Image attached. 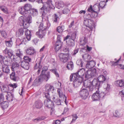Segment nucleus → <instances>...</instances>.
Masks as SVG:
<instances>
[{
    "label": "nucleus",
    "instance_id": "obj_1",
    "mask_svg": "<svg viewBox=\"0 0 124 124\" xmlns=\"http://www.w3.org/2000/svg\"><path fill=\"white\" fill-rule=\"evenodd\" d=\"M24 9L26 13L27 17L26 18L23 16H21L19 18V20L22 23L23 26L24 28H27L29 25V23L32 22L31 14V6L30 4H26L25 5Z\"/></svg>",
    "mask_w": 124,
    "mask_h": 124
},
{
    "label": "nucleus",
    "instance_id": "obj_2",
    "mask_svg": "<svg viewBox=\"0 0 124 124\" xmlns=\"http://www.w3.org/2000/svg\"><path fill=\"white\" fill-rule=\"evenodd\" d=\"M103 87L105 90L104 92H100L98 90L93 94L92 96V99L93 101H99L101 98H103L105 95H108L110 89V85L108 84H105Z\"/></svg>",
    "mask_w": 124,
    "mask_h": 124
},
{
    "label": "nucleus",
    "instance_id": "obj_3",
    "mask_svg": "<svg viewBox=\"0 0 124 124\" xmlns=\"http://www.w3.org/2000/svg\"><path fill=\"white\" fill-rule=\"evenodd\" d=\"M84 24L88 28L85 29V32L87 33L89 32L95 28V24L93 21L91 19H86L83 21Z\"/></svg>",
    "mask_w": 124,
    "mask_h": 124
},
{
    "label": "nucleus",
    "instance_id": "obj_4",
    "mask_svg": "<svg viewBox=\"0 0 124 124\" xmlns=\"http://www.w3.org/2000/svg\"><path fill=\"white\" fill-rule=\"evenodd\" d=\"M83 79L81 77H78L76 75L71 74L70 77V81H73V86L77 87L79 86L82 82Z\"/></svg>",
    "mask_w": 124,
    "mask_h": 124
},
{
    "label": "nucleus",
    "instance_id": "obj_5",
    "mask_svg": "<svg viewBox=\"0 0 124 124\" xmlns=\"http://www.w3.org/2000/svg\"><path fill=\"white\" fill-rule=\"evenodd\" d=\"M77 33V31H75L73 34V37L67 35L64 38V40H66V43L68 45L72 46L75 45L74 39L76 37Z\"/></svg>",
    "mask_w": 124,
    "mask_h": 124
},
{
    "label": "nucleus",
    "instance_id": "obj_6",
    "mask_svg": "<svg viewBox=\"0 0 124 124\" xmlns=\"http://www.w3.org/2000/svg\"><path fill=\"white\" fill-rule=\"evenodd\" d=\"M47 13L46 14V15L45 16H44V18H45L46 17L47 18V20H46L43 22H42L41 23H40L39 26V30L45 31H46V30L47 29H48L50 27L51 25L49 21L48 20V17L47 15ZM41 16L42 18V16Z\"/></svg>",
    "mask_w": 124,
    "mask_h": 124
},
{
    "label": "nucleus",
    "instance_id": "obj_7",
    "mask_svg": "<svg viewBox=\"0 0 124 124\" xmlns=\"http://www.w3.org/2000/svg\"><path fill=\"white\" fill-rule=\"evenodd\" d=\"M79 94L80 97L82 99H86L89 94L88 91L86 88H81L79 92Z\"/></svg>",
    "mask_w": 124,
    "mask_h": 124
},
{
    "label": "nucleus",
    "instance_id": "obj_8",
    "mask_svg": "<svg viewBox=\"0 0 124 124\" xmlns=\"http://www.w3.org/2000/svg\"><path fill=\"white\" fill-rule=\"evenodd\" d=\"M58 56L60 60L63 62H67L70 58V55L68 53H60L58 55Z\"/></svg>",
    "mask_w": 124,
    "mask_h": 124
},
{
    "label": "nucleus",
    "instance_id": "obj_9",
    "mask_svg": "<svg viewBox=\"0 0 124 124\" xmlns=\"http://www.w3.org/2000/svg\"><path fill=\"white\" fill-rule=\"evenodd\" d=\"M55 2V6L56 8L59 9H61L65 7H68L69 4H65L62 1H58L57 0H54Z\"/></svg>",
    "mask_w": 124,
    "mask_h": 124
},
{
    "label": "nucleus",
    "instance_id": "obj_10",
    "mask_svg": "<svg viewBox=\"0 0 124 124\" xmlns=\"http://www.w3.org/2000/svg\"><path fill=\"white\" fill-rule=\"evenodd\" d=\"M39 77L42 81L45 80L47 81L51 77L50 72L48 71L42 74L41 73Z\"/></svg>",
    "mask_w": 124,
    "mask_h": 124
},
{
    "label": "nucleus",
    "instance_id": "obj_11",
    "mask_svg": "<svg viewBox=\"0 0 124 124\" xmlns=\"http://www.w3.org/2000/svg\"><path fill=\"white\" fill-rule=\"evenodd\" d=\"M43 96L46 99L44 101V104L47 106V103L48 102L50 103H52L50 96L48 92L47 91L45 92L44 93Z\"/></svg>",
    "mask_w": 124,
    "mask_h": 124
},
{
    "label": "nucleus",
    "instance_id": "obj_12",
    "mask_svg": "<svg viewBox=\"0 0 124 124\" xmlns=\"http://www.w3.org/2000/svg\"><path fill=\"white\" fill-rule=\"evenodd\" d=\"M85 72V69L83 68H82L79 70L77 72L71 74L76 75L78 77H81L83 79V78H84Z\"/></svg>",
    "mask_w": 124,
    "mask_h": 124
},
{
    "label": "nucleus",
    "instance_id": "obj_13",
    "mask_svg": "<svg viewBox=\"0 0 124 124\" xmlns=\"http://www.w3.org/2000/svg\"><path fill=\"white\" fill-rule=\"evenodd\" d=\"M83 85L85 87L89 88L90 92H92L93 91V87L92 86L91 82L90 80H85L84 82Z\"/></svg>",
    "mask_w": 124,
    "mask_h": 124
},
{
    "label": "nucleus",
    "instance_id": "obj_14",
    "mask_svg": "<svg viewBox=\"0 0 124 124\" xmlns=\"http://www.w3.org/2000/svg\"><path fill=\"white\" fill-rule=\"evenodd\" d=\"M91 84L92 87H93V90L95 88H96L98 89L101 86V85H99V83L97 79H94L91 82Z\"/></svg>",
    "mask_w": 124,
    "mask_h": 124
},
{
    "label": "nucleus",
    "instance_id": "obj_15",
    "mask_svg": "<svg viewBox=\"0 0 124 124\" xmlns=\"http://www.w3.org/2000/svg\"><path fill=\"white\" fill-rule=\"evenodd\" d=\"M26 54L31 56L35 55L36 51L33 47H29L28 48L25 50Z\"/></svg>",
    "mask_w": 124,
    "mask_h": 124
},
{
    "label": "nucleus",
    "instance_id": "obj_16",
    "mask_svg": "<svg viewBox=\"0 0 124 124\" xmlns=\"http://www.w3.org/2000/svg\"><path fill=\"white\" fill-rule=\"evenodd\" d=\"M4 54L8 55L9 58H10L13 55V53L12 50L10 49H8L6 48L3 51Z\"/></svg>",
    "mask_w": 124,
    "mask_h": 124
},
{
    "label": "nucleus",
    "instance_id": "obj_17",
    "mask_svg": "<svg viewBox=\"0 0 124 124\" xmlns=\"http://www.w3.org/2000/svg\"><path fill=\"white\" fill-rule=\"evenodd\" d=\"M46 31L39 30L36 33V35L39 38L42 39L44 37L46 34Z\"/></svg>",
    "mask_w": 124,
    "mask_h": 124
},
{
    "label": "nucleus",
    "instance_id": "obj_18",
    "mask_svg": "<svg viewBox=\"0 0 124 124\" xmlns=\"http://www.w3.org/2000/svg\"><path fill=\"white\" fill-rule=\"evenodd\" d=\"M86 61L87 62L86 65V67L87 69H91L95 66L96 64L95 62L93 61H89L87 60Z\"/></svg>",
    "mask_w": 124,
    "mask_h": 124
},
{
    "label": "nucleus",
    "instance_id": "obj_19",
    "mask_svg": "<svg viewBox=\"0 0 124 124\" xmlns=\"http://www.w3.org/2000/svg\"><path fill=\"white\" fill-rule=\"evenodd\" d=\"M62 43L59 39H58L55 44V49L56 51L60 49L62 46Z\"/></svg>",
    "mask_w": 124,
    "mask_h": 124
},
{
    "label": "nucleus",
    "instance_id": "obj_20",
    "mask_svg": "<svg viewBox=\"0 0 124 124\" xmlns=\"http://www.w3.org/2000/svg\"><path fill=\"white\" fill-rule=\"evenodd\" d=\"M29 26L26 28H24L23 26V28L25 29V30L24 31H25V34L26 38L28 40H30L31 36V34L30 31L28 29H27L29 26Z\"/></svg>",
    "mask_w": 124,
    "mask_h": 124
},
{
    "label": "nucleus",
    "instance_id": "obj_21",
    "mask_svg": "<svg viewBox=\"0 0 124 124\" xmlns=\"http://www.w3.org/2000/svg\"><path fill=\"white\" fill-rule=\"evenodd\" d=\"M97 79L99 83V85L101 86L102 84L104 83L105 81L106 78L103 75H101L99 76Z\"/></svg>",
    "mask_w": 124,
    "mask_h": 124
},
{
    "label": "nucleus",
    "instance_id": "obj_22",
    "mask_svg": "<svg viewBox=\"0 0 124 124\" xmlns=\"http://www.w3.org/2000/svg\"><path fill=\"white\" fill-rule=\"evenodd\" d=\"M6 97V99L9 101H12L14 98V94L9 92L7 93Z\"/></svg>",
    "mask_w": 124,
    "mask_h": 124
},
{
    "label": "nucleus",
    "instance_id": "obj_23",
    "mask_svg": "<svg viewBox=\"0 0 124 124\" xmlns=\"http://www.w3.org/2000/svg\"><path fill=\"white\" fill-rule=\"evenodd\" d=\"M41 63V61H40L38 65L37 63H36L34 66V69H38L37 74L39 75L40 73L41 70L42 68V65H40Z\"/></svg>",
    "mask_w": 124,
    "mask_h": 124
},
{
    "label": "nucleus",
    "instance_id": "obj_24",
    "mask_svg": "<svg viewBox=\"0 0 124 124\" xmlns=\"http://www.w3.org/2000/svg\"><path fill=\"white\" fill-rule=\"evenodd\" d=\"M21 66L25 70H28L29 68V63L24 61H22L21 63Z\"/></svg>",
    "mask_w": 124,
    "mask_h": 124
},
{
    "label": "nucleus",
    "instance_id": "obj_25",
    "mask_svg": "<svg viewBox=\"0 0 124 124\" xmlns=\"http://www.w3.org/2000/svg\"><path fill=\"white\" fill-rule=\"evenodd\" d=\"M0 105L1 108L4 110L8 107L9 103L7 101H4L0 103Z\"/></svg>",
    "mask_w": 124,
    "mask_h": 124
},
{
    "label": "nucleus",
    "instance_id": "obj_26",
    "mask_svg": "<svg viewBox=\"0 0 124 124\" xmlns=\"http://www.w3.org/2000/svg\"><path fill=\"white\" fill-rule=\"evenodd\" d=\"M43 104L41 100H38L35 103V106L37 108H40L42 106Z\"/></svg>",
    "mask_w": 124,
    "mask_h": 124
},
{
    "label": "nucleus",
    "instance_id": "obj_27",
    "mask_svg": "<svg viewBox=\"0 0 124 124\" xmlns=\"http://www.w3.org/2000/svg\"><path fill=\"white\" fill-rule=\"evenodd\" d=\"M2 70L1 71L3 72H4L7 73H9V68L8 66L7 65L4 64L2 66ZM3 73L4 74V73Z\"/></svg>",
    "mask_w": 124,
    "mask_h": 124
},
{
    "label": "nucleus",
    "instance_id": "obj_28",
    "mask_svg": "<svg viewBox=\"0 0 124 124\" xmlns=\"http://www.w3.org/2000/svg\"><path fill=\"white\" fill-rule=\"evenodd\" d=\"M42 80L40 77L38 78H36L34 81L33 85L35 86H38L40 85V82L42 81Z\"/></svg>",
    "mask_w": 124,
    "mask_h": 124
},
{
    "label": "nucleus",
    "instance_id": "obj_29",
    "mask_svg": "<svg viewBox=\"0 0 124 124\" xmlns=\"http://www.w3.org/2000/svg\"><path fill=\"white\" fill-rule=\"evenodd\" d=\"M79 42L80 45L83 46L87 42V39L85 37H83L80 38Z\"/></svg>",
    "mask_w": 124,
    "mask_h": 124
},
{
    "label": "nucleus",
    "instance_id": "obj_30",
    "mask_svg": "<svg viewBox=\"0 0 124 124\" xmlns=\"http://www.w3.org/2000/svg\"><path fill=\"white\" fill-rule=\"evenodd\" d=\"M57 91L58 94L59 95L60 97L61 98L63 96L65 98V102L66 105H67V103L66 102V97L62 93V92L61 90L59 88H57Z\"/></svg>",
    "mask_w": 124,
    "mask_h": 124
},
{
    "label": "nucleus",
    "instance_id": "obj_31",
    "mask_svg": "<svg viewBox=\"0 0 124 124\" xmlns=\"http://www.w3.org/2000/svg\"><path fill=\"white\" fill-rule=\"evenodd\" d=\"M115 85L120 87H122L124 86V82L122 80H118L115 82Z\"/></svg>",
    "mask_w": 124,
    "mask_h": 124
},
{
    "label": "nucleus",
    "instance_id": "obj_32",
    "mask_svg": "<svg viewBox=\"0 0 124 124\" xmlns=\"http://www.w3.org/2000/svg\"><path fill=\"white\" fill-rule=\"evenodd\" d=\"M66 68L69 70H72L74 68L73 62L71 61L68 62L66 66Z\"/></svg>",
    "mask_w": 124,
    "mask_h": 124
},
{
    "label": "nucleus",
    "instance_id": "obj_33",
    "mask_svg": "<svg viewBox=\"0 0 124 124\" xmlns=\"http://www.w3.org/2000/svg\"><path fill=\"white\" fill-rule=\"evenodd\" d=\"M19 12L20 14L23 15L25 17H27L26 13L25 12L24 8L23 7H21L19 8Z\"/></svg>",
    "mask_w": 124,
    "mask_h": 124
},
{
    "label": "nucleus",
    "instance_id": "obj_34",
    "mask_svg": "<svg viewBox=\"0 0 124 124\" xmlns=\"http://www.w3.org/2000/svg\"><path fill=\"white\" fill-rule=\"evenodd\" d=\"M24 30L22 28L19 29L18 31L16 32V35L17 37H18L22 35L23 33Z\"/></svg>",
    "mask_w": 124,
    "mask_h": 124
},
{
    "label": "nucleus",
    "instance_id": "obj_35",
    "mask_svg": "<svg viewBox=\"0 0 124 124\" xmlns=\"http://www.w3.org/2000/svg\"><path fill=\"white\" fill-rule=\"evenodd\" d=\"M91 72V71H90V70H87L85 74L84 78L86 79H88L92 77Z\"/></svg>",
    "mask_w": 124,
    "mask_h": 124
},
{
    "label": "nucleus",
    "instance_id": "obj_36",
    "mask_svg": "<svg viewBox=\"0 0 124 124\" xmlns=\"http://www.w3.org/2000/svg\"><path fill=\"white\" fill-rule=\"evenodd\" d=\"M93 6L94 12L99 13L100 11V7L99 6V4H95Z\"/></svg>",
    "mask_w": 124,
    "mask_h": 124
},
{
    "label": "nucleus",
    "instance_id": "obj_37",
    "mask_svg": "<svg viewBox=\"0 0 124 124\" xmlns=\"http://www.w3.org/2000/svg\"><path fill=\"white\" fill-rule=\"evenodd\" d=\"M91 71V74L92 77L93 76L97 77V73L96 70V69L94 68L90 70Z\"/></svg>",
    "mask_w": 124,
    "mask_h": 124
},
{
    "label": "nucleus",
    "instance_id": "obj_38",
    "mask_svg": "<svg viewBox=\"0 0 124 124\" xmlns=\"http://www.w3.org/2000/svg\"><path fill=\"white\" fill-rule=\"evenodd\" d=\"M1 90L3 92H7L8 91L9 87L5 85H2V86L1 88Z\"/></svg>",
    "mask_w": 124,
    "mask_h": 124
},
{
    "label": "nucleus",
    "instance_id": "obj_39",
    "mask_svg": "<svg viewBox=\"0 0 124 124\" xmlns=\"http://www.w3.org/2000/svg\"><path fill=\"white\" fill-rule=\"evenodd\" d=\"M46 117L44 116H41L39 117L36 119L33 120V121L35 122H38L43 120L45 119Z\"/></svg>",
    "mask_w": 124,
    "mask_h": 124
},
{
    "label": "nucleus",
    "instance_id": "obj_40",
    "mask_svg": "<svg viewBox=\"0 0 124 124\" xmlns=\"http://www.w3.org/2000/svg\"><path fill=\"white\" fill-rule=\"evenodd\" d=\"M10 77L11 79L13 81H16V77L15 76V72H12L10 74Z\"/></svg>",
    "mask_w": 124,
    "mask_h": 124
},
{
    "label": "nucleus",
    "instance_id": "obj_41",
    "mask_svg": "<svg viewBox=\"0 0 124 124\" xmlns=\"http://www.w3.org/2000/svg\"><path fill=\"white\" fill-rule=\"evenodd\" d=\"M64 28V26L63 25L61 26H59L57 27V30L58 32L60 33L63 31Z\"/></svg>",
    "mask_w": 124,
    "mask_h": 124
},
{
    "label": "nucleus",
    "instance_id": "obj_42",
    "mask_svg": "<svg viewBox=\"0 0 124 124\" xmlns=\"http://www.w3.org/2000/svg\"><path fill=\"white\" fill-rule=\"evenodd\" d=\"M82 58L84 59H87L88 60H89L91 59V56L88 54H85L82 55Z\"/></svg>",
    "mask_w": 124,
    "mask_h": 124
},
{
    "label": "nucleus",
    "instance_id": "obj_43",
    "mask_svg": "<svg viewBox=\"0 0 124 124\" xmlns=\"http://www.w3.org/2000/svg\"><path fill=\"white\" fill-rule=\"evenodd\" d=\"M0 8L1 10L5 14H8V11L7 8L3 6H0Z\"/></svg>",
    "mask_w": 124,
    "mask_h": 124
},
{
    "label": "nucleus",
    "instance_id": "obj_44",
    "mask_svg": "<svg viewBox=\"0 0 124 124\" xmlns=\"http://www.w3.org/2000/svg\"><path fill=\"white\" fill-rule=\"evenodd\" d=\"M32 12L31 15H32L33 16H37L38 14V10L35 9H33L31 11V12Z\"/></svg>",
    "mask_w": 124,
    "mask_h": 124
},
{
    "label": "nucleus",
    "instance_id": "obj_45",
    "mask_svg": "<svg viewBox=\"0 0 124 124\" xmlns=\"http://www.w3.org/2000/svg\"><path fill=\"white\" fill-rule=\"evenodd\" d=\"M59 18L58 16L56 14H54L53 20V22L58 23L59 21Z\"/></svg>",
    "mask_w": 124,
    "mask_h": 124
},
{
    "label": "nucleus",
    "instance_id": "obj_46",
    "mask_svg": "<svg viewBox=\"0 0 124 124\" xmlns=\"http://www.w3.org/2000/svg\"><path fill=\"white\" fill-rule=\"evenodd\" d=\"M5 43L6 46L8 47H11L13 44V42L12 41H5Z\"/></svg>",
    "mask_w": 124,
    "mask_h": 124
},
{
    "label": "nucleus",
    "instance_id": "obj_47",
    "mask_svg": "<svg viewBox=\"0 0 124 124\" xmlns=\"http://www.w3.org/2000/svg\"><path fill=\"white\" fill-rule=\"evenodd\" d=\"M51 102H52V103H50L48 102L47 103V106L45 104H44L45 106L48 108H52L54 106V102H53L51 101Z\"/></svg>",
    "mask_w": 124,
    "mask_h": 124
},
{
    "label": "nucleus",
    "instance_id": "obj_48",
    "mask_svg": "<svg viewBox=\"0 0 124 124\" xmlns=\"http://www.w3.org/2000/svg\"><path fill=\"white\" fill-rule=\"evenodd\" d=\"M24 60L23 61H24L26 62L29 63V62H31V58H29V57L27 56H24L23 57Z\"/></svg>",
    "mask_w": 124,
    "mask_h": 124
},
{
    "label": "nucleus",
    "instance_id": "obj_49",
    "mask_svg": "<svg viewBox=\"0 0 124 124\" xmlns=\"http://www.w3.org/2000/svg\"><path fill=\"white\" fill-rule=\"evenodd\" d=\"M68 7H66L65 6L63 7L64 9L62 10V12L63 14H66L68 13L70 11V10L68 8Z\"/></svg>",
    "mask_w": 124,
    "mask_h": 124
},
{
    "label": "nucleus",
    "instance_id": "obj_50",
    "mask_svg": "<svg viewBox=\"0 0 124 124\" xmlns=\"http://www.w3.org/2000/svg\"><path fill=\"white\" fill-rule=\"evenodd\" d=\"M106 2H105L100 1V2L99 4V6L101 9H103L106 5Z\"/></svg>",
    "mask_w": 124,
    "mask_h": 124
},
{
    "label": "nucleus",
    "instance_id": "obj_51",
    "mask_svg": "<svg viewBox=\"0 0 124 124\" xmlns=\"http://www.w3.org/2000/svg\"><path fill=\"white\" fill-rule=\"evenodd\" d=\"M119 95L122 97L121 99L122 101L124 100V90L119 92Z\"/></svg>",
    "mask_w": 124,
    "mask_h": 124
},
{
    "label": "nucleus",
    "instance_id": "obj_52",
    "mask_svg": "<svg viewBox=\"0 0 124 124\" xmlns=\"http://www.w3.org/2000/svg\"><path fill=\"white\" fill-rule=\"evenodd\" d=\"M99 13L94 12L91 13V18H95L97 17Z\"/></svg>",
    "mask_w": 124,
    "mask_h": 124
},
{
    "label": "nucleus",
    "instance_id": "obj_53",
    "mask_svg": "<svg viewBox=\"0 0 124 124\" xmlns=\"http://www.w3.org/2000/svg\"><path fill=\"white\" fill-rule=\"evenodd\" d=\"M51 71L56 76L57 78L59 77V75L58 73L57 72V70L56 69L51 70Z\"/></svg>",
    "mask_w": 124,
    "mask_h": 124
},
{
    "label": "nucleus",
    "instance_id": "obj_54",
    "mask_svg": "<svg viewBox=\"0 0 124 124\" xmlns=\"http://www.w3.org/2000/svg\"><path fill=\"white\" fill-rule=\"evenodd\" d=\"M93 7L92 5H90V6L87 9V11L90 12H91V13L94 12V10L93 9Z\"/></svg>",
    "mask_w": 124,
    "mask_h": 124
},
{
    "label": "nucleus",
    "instance_id": "obj_55",
    "mask_svg": "<svg viewBox=\"0 0 124 124\" xmlns=\"http://www.w3.org/2000/svg\"><path fill=\"white\" fill-rule=\"evenodd\" d=\"M5 58L3 56L0 55V61L1 62H3L5 61L8 62V61L7 60H5Z\"/></svg>",
    "mask_w": 124,
    "mask_h": 124
},
{
    "label": "nucleus",
    "instance_id": "obj_56",
    "mask_svg": "<svg viewBox=\"0 0 124 124\" xmlns=\"http://www.w3.org/2000/svg\"><path fill=\"white\" fill-rule=\"evenodd\" d=\"M0 33L1 35L4 38H7V34L6 32L5 31H0Z\"/></svg>",
    "mask_w": 124,
    "mask_h": 124
},
{
    "label": "nucleus",
    "instance_id": "obj_57",
    "mask_svg": "<svg viewBox=\"0 0 124 124\" xmlns=\"http://www.w3.org/2000/svg\"><path fill=\"white\" fill-rule=\"evenodd\" d=\"M16 45L18 46H19L22 44V42L21 41V39H20L19 38L17 39H16Z\"/></svg>",
    "mask_w": 124,
    "mask_h": 124
},
{
    "label": "nucleus",
    "instance_id": "obj_58",
    "mask_svg": "<svg viewBox=\"0 0 124 124\" xmlns=\"http://www.w3.org/2000/svg\"><path fill=\"white\" fill-rule=\"evenodd\" d=\"M77 63L78 65H80L81 67H83V62L81 59L78 60L77 62Z\"/></svg>",
    "mask_w": 124,
    "mask_h": 124
},
{
    "label": "nucleus",
    "instance_id": "obj_59",
    "mask_svg": "<svg viewBox=\"0 0 124 124\" xmlns=\"http://www.w3.org/2000/svg\"><path fill=\"white\" fill-rule=\"evenodd\" d=\"M22 55V54L20 50L18 49L17 50V52L16 53V55L20 58L21 56Z\"/></svg>",
    "mask_w": 124,
    "mask_h": 124
},
{
    "label": "nucleus",
    "instance_id": "obj_60",
    "mask_svg": "<svg viewBox=\"0 0 124 124\" xmlns=\"http://www.w3.org/2000/svg\"><path fill=\"white\" fill-rule=\"evenodd\" d=\"M121 58V57H120V59H119L116 62L111 61L110 63L112 64V65L113 66L116 65L117 64V63L119 62V60Z\"/></svg>",
    "mask_w": 124,
    "mask_h": 124
},
{
    "label": "nucleus",
    "instance_id": "obj_61",
    "mask_svg": "<svg viewBox=\"0 0 124 124\" xmlns=\"http://www.w3.org/2000/svg\"><path fill=\"white\" fill-rule=\"evenodd\" d=\"M27 38H24L22 39H21V41L22 42V44H24L25 45H26L28 41V40H27Z\"/></svg>",
    "mask_w": 124,
    "mask_h": 124
},
{
    "label": "nucleus",
    "instance_id": "obj_62",
    "mask_svg": "<svg viewBox=\"0 0 124 124\" xmlns=\"http://www.w3.org/2000/svg\"><path fill=\"white\" fill-rule=\"evenodd\" d=\"M79 51V49L78 48H75L73 52L72 53V55L74 56Z\"/></svg>",
    "mask_w": 124,
    "mask_h": 124
},
{
    "label": "nucleus",
    "instance_id": "obj_63",
    "mask_svg": "<svg viewBox=\"0 0 124 124\" xmlns=\"http://www.w3.org/2000/svg\"><path fill=\"white\" fill-rule=\"evenodd\" d=\"M61 100L59 98H58L56 100H54V102L57 105H60L61 104Z\"/></svg>",
    "mask_w": 124,
    "mask_h": 124
},
{
    "label": "nucleus",
    "instance_id": "obj_64",
    "mask_svg": "<svg viewBox=\"0 0 124 124\" xmlns=\"http://www.w3.org/2000/svg\"><path fill=\"white\" fill-rule=\"evenodd\" d=\"M9 85L10 87H12L14 88H16L17 87V84L16 83L12 84H9Z\"/></svg>",
    "mask_w": 124,
    "mask_h": 124
}]
</instances>
